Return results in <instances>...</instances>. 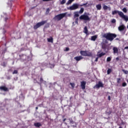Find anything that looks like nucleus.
Here are the masks:
<instances>
[{"label": "nucleus", "instance_id": "obj_17", "mask_svg": "<svg viewBox=\"0 0 128 128\" xmlns=\"http://www.w3.org/2000/svg\"><path fill=\"white\" fill-rule=\"evenodd\" d=\"M96 38H98V36L96 35L91 36V40H93V42H96Z\"/></svg>", "mask_w": 128, "mask_h": 128}, {"label": "nucleus", "instance_id": "obj_7", "mask_svg": "<svg viewBox=\"0 0 128 128\" xmlns=\"http://www.w3.org/2000/svg\"><path fill=\"white\" fill-rule=\"evenodd\" d=\"M104 88V84L100 81H99L98 84L94 86V88Z\"/></svg>", "mask_w": 128, "mask_h": 128}, {"label": "nucleus", "instance_id": "obj_12", "mask_svg": "<svg viewBox=\"0 0 128 128\" xmlns=\"http://www.w3.org/2000/svg\"><path fill=\"white\" fill-rule=\"evenodd\" d=\"M103 10H112V8L110 7L107 6L106 5L103 4Z\"/></svg>", "mask_w": 128, "mask_h": 128}, {"label": "nucleus", "instance_id": "obj_41", "mask_svg": "<svg viewBox=\"0 0 128 128\" xmlns=\"http://www.w3.org/2000/svg\"><path fill=\"white\" fill-rule=\"evenodd\" d=\"M124 0H120V3L121 4H124Z\"/></svg>", "mask_w": 128, "mask_h": 128}, {"label": "nucleus", "instance_id": "obj_46", "mask_svg": "<svg viewBox=\"0 0 128 128\" xmlns=\"http://www.w3.org/2000/svg\"><path fill=\"white\" fill-rule=\"evenodd\" d=\"M24 56V54H22L19 55L20 58H22V56Z\"/></svg>", "mask_w": 128, "mask_h": 128}, {"label": "nucleus", "instance_id": "obj_55", "mask_svg": "<svg viewBox=\"0 0 128 128\" xmlns=\"http://www.w3.org/2000/svg\"><path fill=\"white\" fill-rule=\"evenodd\" d=\"M8 20V18H5V20H6H6Z\"/></svg>", "mask_w": 128, "mask_h": 128}, {"label": "nucleus", "instance_id": "obj_28", "mask_svg": "<svg viewBox=\"0 0 128 128\" xmlns=\"http://www.w3.org/2000/svg\"><path fill=\"white\" fill-rule=\"evenodd\" d=\"M122 10V12H125V13L128 12V10H126V8H123Z\"/></svg>", "mask_w": 128, "mask_h": 128}, {"label": "nucleus", "instance_id": "obj_58", "mask_svg": "<svg viewBox=\"0 0 128 128\" xmlns=\"http://www.w3.org/2000/svg\"><path fill=\"white\" fill-rule=\"evenodd\" d=\"M64 124H65L66 126H68V123L64 122Z\"/></svg>", "mask_w": 128, "mask_h": 128}, {"label": "nucleus", "instance_id": "obj_36", "mask_svg": "<svg viewBox=\"0 0 128 128\" xmlns=\"http://www.w3.org/2000/svg\"><path fill=\"white\" fill-rule=\"evenodd\" d=\"M34 84H40V82L36 80V79H34Z\"/></svg>", "mask_w": 128, "mask_h": 128}, {"label": "nucleus", "instance_id": "obj_14", "mask_svg": "<svg viewBox=\"0 0 128 128\" xmlns=\"http://www.w3.org/2000/svg\"><path fill=\"white\" fill-rule=\"evenodd\" d=\"M113 52L114 54H118V49L116 47H114L113 48Z\"/></svg>", "mask_w": 128, "mask_h": 128}, {"label": "nucleus", "instance_id": "obj_18", "mask_svg": "<svg viewBox=\"0 0 128 128\" xmlns=\"http://www.w3.org/2000/svg\"><path fill=\"white\" fill-rule=\"evenodd\" d=\"M96 8H97L98 10H102V4H100L96 6Z\"/></svg>", "mask_w": 128, "mask_h": 128}, {"label": "nucleus", "instance_id": "obj_33", "mask_svg": "<svg viewBox=\"0 0 128 128\" xmlns=\"http://www.w3.org/2000/svg\"><path fill=\"white\" fill-rule=\"evenodd\" d=\"M18 72V70H14L12 72V74H16Z\"/></svg>", "mask_w": 128, "mask_h": 128}, {"label": "nucleus", "instance_id": "obj_24", "mask_svg": "<svg viewBox=\"0 0 128 128\" xmlns=\"http://www.w3.org/2000/svg\"><path fill=\"white\" fill-rule=\"evenodd\" d=\"M88 27L86 26L84 28V34H88Z\"/></svg>", "mask_w": 128, "mask_h": 128}, {"label": "nucleus", "instance_id": "obj_29", "mask_svg": "<svg viewBox=\"0 0 128 128\" xmlns=\"http://www.w3.org/2000/svg\"><path fill=\"white\" fill-rule=\"evenodd\" d=\"M66 2V0H62V1L60 2L61 4H64Z\"/></svg>", "mask_w": 128, "mask_h": 128}, {"label": "nucleus", "instance_id": "obj_49", "mask_svg": "<svg viewBox=\"0 0 128 128\" xmlns=\"http://www.w3.org/2000/svg\"><path fill=\"white\" fill-rule=\"evenodd\" d=\"M7 80H10V76H7Z\"/></svg>", "mask_w": 128, "mask_h": 128}, {"label": "nucleus", "instance_id": "obj_34", "mask_svg": "<svg viewBox=\"0 0 128 128\" xmlns=\"http://www.w3.org/2000/svg\"><path fill=\"white\" fill-rule=\"evenodd\" d=\"M50 8H48L46 9V14H48L50 13Z\"/></svg>", "mask_w": 128, "mask_h": 128}, {"label": "nucleus", "instance_id": "obj_40", "mask_svg": "<svg viewBox=\"0 0 128 128\" xmlns=\"http://www.w3.org/2000/svg\"><path fill=\"white\" fill-rule=\"evenodd\" d=\"M70 84L73 88H74V84L70 82Z\"/></svg>", "mask_w": 128, "mask_h": 128}, {"label": "nucleus", "instance_id": "obj_30", "mask_svg": "<svg viewBox=\"0 0 128 128\" xmlns=\"http://www.w3.org/2000/svg\"><path fill=\"white\" fill-rule=\"evenodd\" d=\"M110 60H112V57L107 58L106 62H110Z\"/></svg>", "mask_w": 128, "mask_h": 128}, {"label": "nucleus", "instance_id": "obj_56", "mask_svg": "<svg viewBox=\"0 0 128 128\" xmlns=\"http://www.w3.org/2000/svg\"><path fill=\"white\" fill-rule=\"evenodd\" d=\"M36 110H38V107H36Z\"/></svg>", "mask_w": 128, "mask_h": 128}, {"label": "nucleus", "instance_id": "obj_21", "mask_svg": "<svg viewBox=\"0 0 128 128\" xmlns=\"http://www.w3.org/2000/svg\"><path fill=\"white\" fill-rule=\"evenodd\" d=\"M106 56V53L101 52L100 54H97V56L98 58H102V56Z\"/></svg>", "mask_w": 128, "mask_h": 128}, {"label": "nucleus", "instance_id": "obj_19", "mask_svg": "<svg viewBox=\"0 0 128 128\" xmlns=\"http://www.w3.org/2000/svg\"><path fill=\"white\" fill-rule=\"evenodd\" d=\"M87 56H92V52L90 51H86Z\"/></svg>", "mask_w": 128, "mask_h": 128}, {"label": "nucleus", "instance_id": "obj_43", "mask_svg": "<svg viewBox=\"0 0 128 128\" xmlns=\"http://www.w3.org/2000/svg\"><path fill=\"white\" fill-rule=\"evenodd\" d=\"M88 4V2H86L85 4H83L81 5H80V6H86V4Z\"/></svg>", "mask_w": 128, "mask_h": 128}, {"label": "nucleus", "instance_id": "obj_9", "mask_svg": "<svg viewBox=\"0 0 128 128\" xmlns=\"http://www.w3.org/2000/svg\"><path fill=\"white\" fill-rule=\"evenodd\" d=\"M118 30L119 32H124L126 30V26L124 24H122L118 28Z\"/></svg>", "mask_w": 128, "mask_h": 128}, {"label": "nucleus", "instance_id": "obj_2", "mask_svg": "<svg viewBox=\"0 0 128 128\" xmlns=\"http://www.w3.org/2000/svg\"><path fill=\"white\" fill-rule=\"evenodd\" d=\"M118 14L120 16V18H124V20H126V22H128V16L124 15V12H122L116 10H115L112 12V14L113 16H114V14Z\"/></svg>", "mask_w": 128, "mask_h": 128}, {"label": "nucleus", "instance_id": "obj_10", "mask_svg": "<svg viewBox=\"0 0 128 128\" xmlns=\"http://www.w3.org/2000/svg\"><path fill=\"white\" fill-rule=\"evenodd\" d=\"M0 90H4V92H8L10 90L6 86H0Z\"/></svg>", "mask_w": 128, "mask_h": 128}, {"label": "nucleus", "instance_id": "obj_37", "mask_svg": "<svg viewBox=\"0 0 128 128\" xmlns=\"http://www.w3.org/2000/svg\"><path fill=\"white\" fill-rule=\"evenodd\" d=\"M70 124H74V120H72V119H70Z\"/></svg>", "mask_w": 128, "mask_h": 128}, {"label": "nucleus", "instance_id": "obj_4", "mask_svg": "<svg viewBox=\"0 0 128 128\" xmlns=\"http://www.w3.org/2000/svg\"><path fill=\"white\" fill-rule=\"evenodd\" d=\"M66 16V13L60 14L56 16L54 18V20H58V22L62 18H64Z\"/></svg>", "mask_w": 128, "mask_h": 128}, {"label": "nucleus", "instance_id": "obj_25", "mask_svg": "<svg viewBox=\"0 0 128 128\" xmlns=\"http://www.w3.org/2000/svg\"><path fill=\"white\" fill-rule=\"evenodd\" d=\"M74 0H68L66 4V6H68V4H70L72 2H74Z\"/></svg>", "mask_w": 128, "mask_h": 128}, {"label": "nucleus", "instance_id": "obj_20", "mask_svg": "<svg viewBox=\"0 0 128 128\" xmlns=\"http://www.w3.org/2000/svg\"><path fill=\"white\" fill-rule=\"evenodd\" d=\"M84 8H80V10L78 12L80 14H84Z\"/></svg>", "mask_w": 128, "mask_h": 128}, {"label": "nucleus", "instance_id": "obj_35", "mask_svg": "<svg viewBox=\"0 0 128 128\" xmlns=\"http://www.w3.org/2000/svg\"><path fill=\"white\" fill-rule=\"evenodd\" d=\"M120 80H121V79L120 78H117V83L118 84H120Z\"/></svg>", "mask_w": 128, "mask_h": 128}, {"label": "nucleus", "instance_id": "obj_5", "mask_svg": "<svg viewBox=\"0 0 128 128\" xmlns=\"http://www.w3.org/2000/svg\"><path fill=\"white\" fill-rule=\"evenodd\" d=\"M78 8H80V4L75 3L70 7H68L67 8L68 10H78Z\"/></svg>", "mask_w": 128, "mask_h": 128}, {"label": "nucleus", "instance_id": "obj_57", "mask_svg": "<svg viewBox=\"0 0 128 128\" xmlns=\"http://www.w3.org/2000/svg\"><path fill=\"white\" fill-rule=\"evenodd\" d=\"M6 31L4 30V34H6Z\"/></svg>", "mask_w": 128, "mask_h": 128}, {"label": "nucleus", "instance_id": "obj_51", "mask_svg": "<svg viewBox=\"0 0 128 128\" xmlns=\"http://www.w3.org/2000/svg\"><path fill=\"white\" fill-rule=\"evenodd\" d=\"M10 2H14V0H10Z\"/></svg>", "mask_w": 128, "mask_h": 128}, {"label": "nucleus", "instance_id": "obj_53", "mask_svg": "<svg viewBox=\"0 0 128 128\" xmlns=\"http://www.w3.org/2000/svg\"><path fill=\"white\" fill-rule=\"evenodd\" d=\"M116 40H120V38H116Z\"/></svg>", "mask_w": 128, "mask_h": 128}, {"label": "nucleus", "instance_id": "obj_48", "mask_svg": "<svg viewBox=\"0 0 128 128\" xmlns=\"http://www.w3.org/2000/svg\"><path fill=\"white\" fill-rule=\"evenodd\" d=\"M121 124H124V120H122L121 121Z\"/></svg>", "mask_w": 128, "mask_h": 128}, {"label": "nucleus", "instance_id": "obj_6", "mask_svg": "<svg viewBox=\"0 0 128 128\" xmlns=\"http://www.w3.org/2000/svg\"><path fill=\"white\" fill-rule=\"evenodd\" d=\"M86 14V13L85 12L84 14L81 15L79 18L80 20H88V22H90V18Z\"/></svg>", "mask_w": 128, "mask_h": 128}, {"label": "nucleus", "instance_id": "obj_44", "mask_svg": "<svg viewBox=\"0 0 128 128\" xmlns=\"http://www.w3.org/2000/svg\"><path fill=\"white\" fill-rule=\"evenodd\" d=\"M107 114L108 116H110V114H112V111H108V112H107Z\"/></svg>", "mask_w": 128, "mask_h": 128}, {"label": "nucleus", "instance_id": "obj_23", "mask_svg": "<svg viewBox=\"0 0 128 128\" xmlns=\"http://www.w3.org/2000/svg\"><path fill=\"white\" fill-rule=\"evenodd\" d=\"M78 12H74V18H78L80 16V14H78Z\"/></svg>", "mask_w": 128, "mask_h": 128}, {"label": "nucleus", "instance_id": "obj_32", "mask_svg": "<svg viewBox=\"0 0 128 128\" xmlns=\"http://www.w3.org/2000/svg\"><path fill=\"white\" fill-rule=\"evenodd\" d=\"M75 23L76 24H78V18H76Z\"/></svg>", "mask_w": 128, "mask_h": 128}, {"label": "nucleus", "instance_id": "obj_27", "mask_svg": "<svg viewBox=\"0 0 128 128\" xmlns=\"http://www.w3.org/2000/svg\"><path fill=\"white\" fill-rule=\"evenodd\" d=\"M112 72V69L108 68L107 70V74H110Z\"/></svg>", "mask_w": 128, "mask_h": 128}, {"label": "nucleus", "instance_id": "obj_31", "mask_svg": "<svg viewBox=\"0 0 128 128\" xmlns=\"http://www.w3.org/2000/svg\"><path fill=\"white\" fill-rule=\"evenodd\" d=\"M122 72H124V74H128V70H122Z\"/></svg>", "mask_w": 128, "mask_h": 128}, {"label": "nucleus", "instance_id": "obj_26", "mask_svg": "<svg viewBox=\"0 0 128 128\" xmlns=\"http://www.w3.org/2000/svg\"><path fill=\"white\" fill-rule=\"evenodd\" d=\"M40 82L39 84H42V82H44V79L42 78V77H41L40 78Z\"/></svg>", "mask_w": 128, "mask_h": 128}, {"label": "nucleus", "instance_id": "obj_45", "mask_svg": "<svg viewBox=\"0 0 128 128\" xmlns=\"http://www.w3.org/2000/svg\"><path fill=\"white\" fill-rule=\"evenodd\" d=\"M66 52H68V50H70V48H66Z\"/></svg>", "mask_w": 128, "mask_h": 128}, {"label": "nucleus", "instance_id": "obj_50", "mask_svg": "<svg viewBox=\"0 0 128 128\" xmlns=\"http://www.w3.org/2000/svg\"><path fill=\"white\" fill-rule=\"evenodd\" d=\"M108 100H110V96H108Z\"/></svg>", "mask_w": 128, "mask_h": 128}, {"label": "nucleus", "instance_id": "obj_47", "mask_svg": "<svg viewBox=\"0 0 128 128\" xmlns=\"http://www.w3.org/2000/svg\"><path fill=\"white\" fill-rule=\"evenodd\" d=\"M98 58H99L98 57L96 58L94 62H98Z\"/></svg>", "mask_w": 128, "mask_h": 128}, {"label": "nucleus", "instance_id": "obj_38", "mask_svg": "<svg viewBox=\"0 0 128 128\" xmlns=\"http://www.w3.org/2000/svg\"><path fill=\"white\" fill-rule=\"evenodd\" d=\"M122 86H126V83L124 82L122 84Z\"/></svg>", "mask_w": 128, "mask_h": 128}, {"label": "nucleus", "instance_id": "obj_52", "mask_svg": "<svg viewBox=\"0 0 128 128\" xmlns=\"http://www.w3.org/2000/svg\"><path fill=\"white\" fill-rule=\"evenodd\" d=\"M124 50H128V46H126L124 48Z\"/></svg>", "mask_w": 128, "mask_h": 128}, {"label": "nucleus", "instance_id": "obj_16", "mask_svg": "<svg viewBox=\"0 0 128 128\" xmlns=\"http://www.w3.org/2000/svg\"><path fill=\"white\" fill-rule=\"evenodd\" d=\"M47 40L48 42H52H52H54V38H52V36H50V38H47Z\"/></svg>", "mask_w": 128, "mask_h": 128}, {"label": "nucleus", "instance_id": "obj_3", "mask_svg": "<svg viewBox=\"0 0 128 128\" xmlns=\"http://www.w3.org/2000/svg\"><path fill=\"white\" fill-rule=\"evenodd\" d=\"M48 22V20H42L40 22H38L36 25H34L33 27L34 30H38V28H40V26H44L45 24Z\"/></svg>", "mask_w": 128, "mask_h": 128}, {"label": "nucleus", "instance_id": "obj_8", "mask_svg": "<svg viewBox=\"0 0 128 128\" xmlns=\"http://www.w3.org/2000/svg\"><path fill=\"white\" fill-rule=\"evenodd\" d=\"M102 48L106 54L108 52V46L106 44H102Z\"/></svg>", "mask_w": 128, "mask_h": 128}, {"label": "nucleus", "instance_id": "obj_15", "mask_svg": "<svg viewBox=\"0 0 128 128\" xmlns=\"http://www.w3.org/2000/svg\"><path fill=\"white\" fill-rule=\"evenodd\" d=\"M80 54L81 55H82L83 56H86V50L85 51H80Z\"/></svg>", "mask_w": 128, "mask_h": 128}, {"label": "nucleus", "instance_id": "obj_39", "mask_svg": "<svg viewBox=\"0 0 128 128\" xmlns=\"http://www.w3.org/2000/svg\"><path fill=\"white\" fill-rule=\"evenodd\" d=\"M62 118H63V122H66V118H64V116H62Z\"/></svg>", "mask_w": 128, "mask_h": 128}, {"label": "nucleus", "instance_id": "obj_54", "mask_svg": "<svg viewBox=\"0 0 128 128\" xmlns=\"http://www.w3.org/2000/svg\"><path fill=\"white\" fill-rule=\"evenodd\" d=\"M120 60V58H116V60Z\"/></svg>", "mask_w": 128, "mask_h": 128}, {"label": "nucleus", "instance_id": "obj_13", "mask_svg": "<svg viewBox=\"0 0 128 128\" xmlns=\"http://www.w3.org/2000/svg\"><path fill=\"white\" fill-rule=\"evenodd\" d=\"M74 58L77 62H79V60H82V58H84L82 56H77L74 57Z\"/></svg>", "mask_w": 128, "mask_h": 128}, {"label": "nucleus", "instance_id": "obj_42", "mask_svg": "<svg viewBox=\"0 0 128 128\" xmlns=\"http://www.w3.org/2000/svg\"><path fill=\"white\" fill-rule=\"evenodd\" d=\"M116 19H112V24L116 23Z\"/></svg>", "mask_w": 128, "mask_h": 128}, {"label": "nucleus", "instance_id": "obj_59", "mask_svg": "<svg viewBox=\"0 0 128 128\" xmlns=\"http://www.w3.org/2000/svg\"><path fill=\"white\" fill-rule=\"evenodd\" d=\"M102 0H99L100 2L102 1Z\"/></svg>", "mask_w": 128, "mask_h": 128}, {"label": "nucleus", "instance_id": "obj_11", "mask_svg": "<svg viewBox=\"0 0 128 128\" xmlns=\"http://www.w3.org/2000/svg\"><path fill=\"white\" fill-rule=\"evenodd\" d=\"M86 82L84 81H82L81 82V87L82 90H86Z\"/></svg>", "mask_w": 128, "mask_h": 128}, {"label": "nucleus", "instance_id": "obj_60", "mask_svg": "<svg viewBox=\"0 0 128 128\" xmlns=\"http://www.w3.org/2000/svg\"><path fill=\"white\" fill-rule=\"evenodd\" d=\"M127 82H128V81H127Z\"/></svg>", "mask_w": 128, "mask_h": 128}, {"label": "nucleus", "instance_id": "obj_1", "mask_svg": "<svg viewBox=\"0 0 128 128\" xmlns=\"http://www.w3.org/2000/svg\"><path fill=\"white\" fill-rule=\"evenodd\" d=\"M116 36H118L116 34L110 32L106 33L103 35V38H104L110 42H112Z\"/></svg>", "mask_w": 128, "mask_h": 128}, {"label": "nucleus", "instance_id": "obj_22", "mask_svg": "<svg viewBox=\"0 0 128 128\" xmlns=\"http://www.w3.org/2000/svg\"><path fill=\"white\" fill-rule=\"evenodd\" d=\"M34 126H36V128H40V126H42V124L40 122L34 123Z\"/></svg>", "mask_w": 128, "mask_h": 128}]
</instances>
